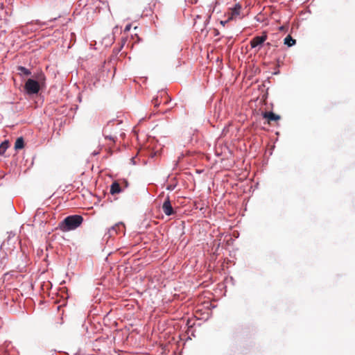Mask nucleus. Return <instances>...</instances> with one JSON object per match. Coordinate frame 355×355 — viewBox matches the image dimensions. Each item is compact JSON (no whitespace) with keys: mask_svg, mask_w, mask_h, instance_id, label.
<instances>
[{"mask_svg":"<svg viewBox=\"0 0 355 355\" xmlns=\"http://www.w3.org/2000/svg\"><path fill=\"white\" fill-rule=\"evenodd\" d=\"M241 6L239 3H236L234 8L231 9L230 17L229 19H236L237 18H241Z\"/></svg>","mask_w":355,"mask_h":355,"instance_id":"5","label":"nucleus"},{"mask_svg":"<svg viewBox=\"0 0 355 355\" xmlns=\"http://www.w3.org/2000/svg\"><path fill=\"white\" fill-rule=\"evenodd\" d=\"M17 69L19 71V75L21 77L28 76L31 74V71L25 67L18 66Z\"/></svg>","mask_w":355,"mask_h":355,"instance_id":"8","label":"nucleus"},{"mask_svg":"<svg viewBox=\"0 0 355 355\" xmlns=\"http://www.w3.org/2000/svg\"><path fill=\"white\" fill-rule=\"evenodd\" d=\"M295 40L293 39V37L288 35L284 39V44L287 45L288 47H291L295 44Z\"/></svg>","mask_w":355,"mask_h":355,"instance_id":"10","label":"nucleus"},{"mask_svg":"<svg viewBox=\"0 0 355 355\" xmlns=\"http://www.w3.org/2000/svg\"><path fill=\"white\" fill-rule=\"evenodd\" d=\"M152 103L154 104L155 107H157L160 104L161 101L159 100L158 96H156L153 98Z\"/></svg>","mask_w":355,"mask_h":355,"instance_id":"14","label":"nucleus"},{"mask_svg":"<svg viewBox=\"0 0 355 355\" xmlns=\"http://www.w3.org/2000/svg\"><path fill=\"white\" fill-rule=\"evenodd\" d=\"M80 4L83 3L85 5H86V0H80Z\"/></svg>","mask_w":355,"mask_h":355,"instance_id":"17","label":"nucleus"},{"mask_svg":"<svg viewBox=\"0 0 355 355\" xmlns=\"http://www.w3.org/2000/svg\"><path fill=\"white\" fill-rule=\"evenodd\" d=\"M121 191V187L116 182H113L110 187V193L112 194L119 193Z\"/></svg>","mask_w":355,"mask_h":355,"instance_id":"9","label":"nucleus"},{"mask_svg":"<svg viewBox=\"0 0 355 355\" xmlns=\"http://www.w3.org/2000/svg\"><path fill=\"white\" fill-rule=\"evenodd\" d=\"M83 222V218L80 215H71L66 217L60 225V228L64 232H69L78 228Z\"/></svg>","mask_w":355,"mask_h":355,"instance_id":"1","label":"nucleus"},{"mask_svg":"<svg viewBox=\"0 0 355 355\" xmlns=\"http://www.w3.org/2000/svg\"><path fill=\"white\" fill-rule=\"evenodd\" d=\"M98 153L94 152L93 153L94 155H97Z\"/></svg>","mask_w":355,"mask_h":355,"instance_id":"18","label":"nucleus"},{"mask_svg":"<svg viewBox=\"0 0 355 355\" xmlns=\"http://www.w3.org/2000/svg\"><path fill=\"white\" fill-rule=\"evenodd\" d=\"M162 211L166 216H171L174 214V210L171 205L169 196L166 197L162 205Z\"/></svg>","mask_w":355,"mask_h":355,"instance_id":"4","label":"nucleus"},{"mask_svg":"<svg viewBox=\"0 0 355 355\" xmlns=\"http://www.w3.org/2000/svg\"><path fill=\"white\" fill-rule=\"evenodd\" d=\"M8 147L7 141H4L0 144V155H3Z\"/></svg>","mask_w":355,"mask_h":355,"instance_id":"12","label":"nucleus"},{"mask_svg":"<svg viewBox=\"0 0 355 355\" xmlns=\"http://www.w3.org/2000/svg\"><path fill=\"white\" fill-rule=\"evenodd\" d=\"M230 19H228L226 21H220V24H223V26H225L229 21Z\"/></svg>","mask_w":355,"mask_h":355,"instance_id":"16","label":"nucleus"},{"mask_svg":"<svg viewBox=\"0 0 355 355\" xmlns=\"http://www.w3.org/2000/svg\"><path fill=\"white\" fill-rule=\"evenodd\" d=\"M24 141L23 137H19L17 139L15 144V148L16 150H19L24 148Z\"/></svg>","mask_w":355,"mask_h":355,"instance_id":"11","label":"nucleus"},{"mask_svg":"<svg viewBox=\"0 0 355 355\" xmlns=\"http://www.w3.org/2000/svg\"><path fill=\"white\" fill-rule=\"evenodd\" d=\"M123 227L121 223H118L111 227L108 231L110 236H113L114 234H117L118 232L120 231L121 229L123 230Z\"/></svg>","mask_w":355,"mask_h":355,"instance_id":"6","label":"nucleus"},{"mask_svg":"<svg viewBox=\"0 0 355 355\" xmlns=\"http://www.w3.org/2000/svg\"><path fill=\"white\" fill-rule=\"evenodd\" d=\"M267 34L266 33H263L261 36H256L250 40V46L252 49H255L259 47V49L263 44V42L267 40Z\"/></svg>","mask_w":355,"mask_h":355,"instance_id":"3","label":"nucleus"},{"mask_svg":"<svg viewBox=\"0 0 355 355\" xmlns=\"http://www.w3.org/2000/svg\"><path fill=\"white\" fill-rule=\"evenodd\" d=\"M130 28H131V25H130V24H128V25L125 27L124 31H125V32L129 31L130 30Z\"/></svg>","mask_w":355,"mask_h":355,"instance_id":"15","label":"nucleus"},{"mask_svg":"<svg viewBox=\"0 0 355 355\" xmlns=\"http://www.w3.org/2000/svg\"><path fill=\"white\" fill-rule=\"evenodd\" d=\"M263 117L268 119V121H277L280 119V116L273 113L272 112H266L263 114Z\"/></svg>","mask_w":355,"mask_h":355,"instance_id":"7","label":"nucleus"},{"mask_svg":"<svg viewBox=\"0 0 355 355\" xmlns=\"http://www.w3.org/2000/svg\"><path fill=\"white\" fill-rule=\"evenodd\" d=\"M107 128H104V130H103V135H104L105 138V139H107L111 140V141H114H114H115L114 137H112V135H107V134H106V132H107Z\"/></svg>","mask_w":355,"mask_h":355,"instance_id":"13","label":"nucleus"},{"mask_svg":"<svg viewBox=\"0 0 355 355\" xmlns=\"http://www.w3.org/2000/svg\"><path fill=\"white\" fill-rule=\"evenodd\" d=\"M44 79L43 73H41L37 76V81L31 78L28 79L24 85V90L26 94L28 95L37 94L40 89L39 82Z\"/></svg>","mask_w":355,"mask_h":355,"instance_id":"2","label":"nucleus"}]
</instances>
